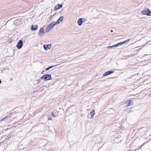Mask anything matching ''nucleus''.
Listing matches in <instances>:
<instances>
[{"instance_id":"6ab92c4d","label":"nucleus","mask_w":151,"mask_h":151,"mask_svg":"<svg viewBox=\"0 0 151 151\" xmlns=\"http://www.w3.org/2000/svg\"><path fill=\"white\" fill-rule=\"evenodd\" d=\"M111 47H114V45H112V46H111Z\"/></svg>"},{"instance_id":"ddd939ff","label":"nucleus","mask_w":151,"mask_h":151,"mask_svg":"<svg viewBox=\"0 0 151 151\" xmlns=\"http://www.w3.org/2000/svg\"><path fill=\"white\" fill-rule=\"evenodd\" d=\"M95 111L94 110H93L90 113V115H91V119H93L94 117V116L95 114Z\"/></svg>"},{"instance_id":"6e6552de","label":"nucleus","mask_w":151,"mask_h":151,"mask_svg":"<svg viewBox=\"0 0 151 151\" xmlns=\"http://www.w3.org/2000/svg\"><path fill=\"white\" fill-rule=\"evenodd\" d=\"M114 72V71L110 70L106 72L104 75V76H106L107 75L111 74L112 73H113Z\"/></svg>"},{"instance_id":"0eeeda50","label":"nucleus","mask_w":151,"mask_h":151,"mask_svg":"<svg viewBox=\"0 0 151 151\" xmlns=\"http://www.w3.org/2000/svg\"><path fill=\"white\" fill-rule=\"evenodd\" d=\"M44 48L45 50H48L50 49L51 47V45L50 44L48 45L44 44L43 45Z\"/></svg>"},{"instance_id":"a211bd4d","label":"nucleus","mask_w":151,"mask_h":151,"mask_svg":"<svg viewBox=\"0 0 151 151\" xmlns=\"http://www.w3.org/2000/svg\"><path fill=\"white\" fill-rule=\"evenodd\" d=\"M52 115L53 116H54V117H55V115H54V114L53 113V112H52Z\"/></svg>"},{"instance_id":"20e7f679","label":"nucleus","mask_w":151,"mask_h":151,"mask_svg":"<svg viewBox=\"0 0 151 151\" xmlns=\"http://www.w3.org/2000/svg\"><path fill=\"white\" fill-rule=\"evenodd\" d=\"M23 43L22 40H19L16 45V47L18 49H20L22 48L23 46Z\"/></svg>"},{"instance_id":"412c9836","label":"nucleus","mask_w":151,"mask_h":151,"mask_svg":"<svg viewBox=\"0 0 151 151\" xmlns=\"http://www.w3.org/2000/svg\"><path fill=\"white\" fill-rule=\"evenodd\" d=\"M48 119L49 120H52V119H51V118H49Z\"/></svg>"},{"instance_id":"1a4fd4ad","label":"nucleus","mask_w":151,"mask_h":151,"mask_svg":"<svg viewBox=\"0 0 151 151\" xmlns=\"http://www.w3.org/2000/svg\"><path fill=\"white\" fill-rule=\"evenodd\" d=\"M63 6L62 4H58L54 8V10H58V9H60Z\"/></svg>"},{"instance_id":"dca6fc26","label":"nucleus","mask_w":151,"mask_h":151,"mask_svg":"<svg viewBox=\"0 0 151 151\" xmlns=\"http://www.w3.org/2000/svg\"><path fill=\"white\" fill-rule=\"evenodd\" d=\"M8 117V116H5V117H4V118H3L2 119L0 120V122H1V121H2L3 120H4L6 118H7Z\"/></svg>"},{"instance_id":"5701e85b","label":"nucleus","mask_w":151,"mask_h":151,"mask_svg":"<svg viewBox=\"0 0 151 151\" xmlns=\"http://www.w3.org/2000/svg\"><path fill=\"white\" fill-rule=\"evenodd\" d=\"M1 80H0V84L1 83Z\"/></svg>"},{"instance_id":"f03ea898","label":"nucleus","mask_w":151,"mask_h":151,"mask_svg":"<svg viewBox=\"0 0 151 151\" xmlns=\"http://www.w3.org/2000/svg\"><path fill=\"white\" fill-rule=\"evenodd\" d=\"M41 79L42 80L44 79V81H45L51 80L52 79L51 75L48 74L43 75L41 78Z\"/></svg>"},{"instance_id":"4468645a","label":"nucleus","mask_w":151,"mask_h":151,"mask_svg":"<svg viewBox=\"0 0 151 151\" xmlns=\"http://www.w3.org/2000/svg\"><path fill=\"white\" fill-rule=\"evenodd\" d=\"M132 103H133L132 101H131L129 100L127 101L126 104H127V106H129L130 105H132Z\"/></svg>"},{"instance_id":"7ed1b4c3","label":"nucleus","mask_w":151,"mask_h":151,"mask_svg":"<svg viewBox=\"0 0 151 151\" xmlns=\"http://www.w3.org/2000/svg\"><path fill=\"white\" fill-rule=\"evenodd\" d=\"M141 13L143 14L151 16V12L148 9L144 10L142 11Z\"/></svg>"},{"instance_id":"f257e3e1","label":"nucleus","mask_w":151,"mask_h":151,"mask_svg":"<svg viewBox=\"0 0 151 151\" xmlns=\"http://www.w3.org/2000/svg\"><path fill=\"white\" fill-rule=\"evenodd\" d=\"M56 24L55 22L53 21L50 24L47 26L45 32H48L52 29L55 25Z\"/></svg>"},{"instance_id":"2eb2a0df","label":"nucleus","mask_w":151,"mask_h":151,"mask_svg":"<svg viewBox=\"0 0 151 151\" xmlns=\"http://www.w3.org/2000/svg\"><path fill=\"white\" fill-rule=\"evenodd\" d=\"M54 66H50V67H49L48 68H47L46 69V71H48V70H49L50 69L52 68Z\"/></svg>"},{"instance_id":"f3484780","label":"nucleus","mask_w":151,"mask_h":151,"mask_svg":"<svg viewBox=\"0 0 151 151\" xmlns=\"http://www.w3.org/2000/svg\"><path fill=\"white\" fill-rule=\"evenodd\" d=\"M53 16L52 15L49 18L50 19H52Z\"/></svg>"},{"instance_id":"9d476101","label":"nucleus","mask_w":151,"mask_h":151,"mask_svg":"<svg viewBox=\"0 0 151 151\" xmlns=\"http://www.w3.org/2000/svg\"><path fill=\"white\" fill-rule=\"evenodd\" d=\"M63 16H61L59 19L57 21V22H56V24H59L63 20Z\"/></svg>"},{"instance_id":"9b49d317","label":"nucleus","mask_w":151,"mask_h":151,"mask_svg":"<svg viewBox=\"0 0 151 151\" xmlns=\"http://www.w3.org/2000/svg\"><path fill=\"white\" fill-rule=\"evenodd\" d=\"M38 28V26L37 25L35 26L32 25L31 26V29L32 30H36Z\"/></svg>"},{"instance_id":"aec40b11","label":"nucleus","mask_w":151,"mask_h":151,"mask_svg":"<svg viewBox=\"0 0 151 151\" xmlns=\"http://www.w3.org/2000/svg\"><path fill=\"white\" fill-rule=\"evenodd\" d=\"M111 48V46H108V47H107V48Z\"/></svg>"},{"instance_id":"f8f14e48","label":"nucleus","mask_w":151,"mask_h":151,"mask_svg":"<svg viewBox=\"0 0 151 151\" xmlns=\"http://www.w3.org/2000/svg\"><path fill=\"white\" fill-rule=\"evenodd\" d=\"M83 18H80L78 19V23L79 25H81L82 24V22H83V19H84Z\"/></svg>"},{"instance_id":"4be33fe9","label":"nucleus","mask_w":151,"mask_h":151,"mask_svg":"<svg viewBox=\"0 0 151 151\" xmlns=\"http://www.w3.org/2000/svg\"><path fill=\"white\" fill-rule=\"evenodd\" d=\"M113 32V30H111V32Z\"/></svg>"},{"instance_id":"423d86ee","label":"nucleus","mask_w":151,"mask_h":151,"mask_svg":"<svg viewBox=\"0 0 151 151\" xmlns=\"http://www.w3.org/2000/svg\"><path fill=\"white\" fill-rule=\"evenodd\" d=\"M130 40V39L127 40H126L124 41L119 42L115 45H114L115 47H117L119 45H122L125 44L126 42H128Z\"/></svg>"},{"instance_id":"39448f33","label":"nucleus","mask_w":151,"mask_h":151,"mask_svg":"<svg viewBox=\"0 0 151 151\" xmlns=\"http://www.w3.org/2000/svg\"><path fill=\"white\" fill-rule=\"evenodd\" d=\"M45 32L43 30V28L42 27L40 29L38 34L40 37H42L43 36V35L44 34Z\"/></svg>"}]
</instances>
